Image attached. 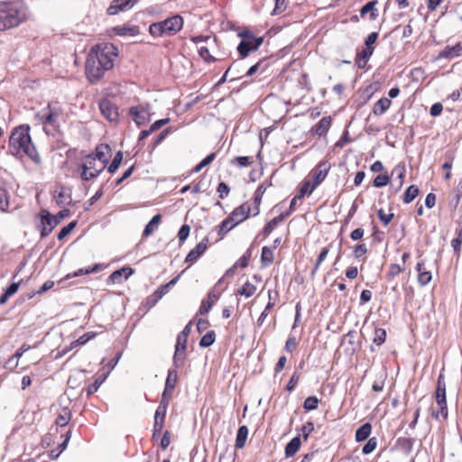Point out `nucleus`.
<instances>
[{
    "label": "nucleus",
    "instance_id": "8fccbe9b",
    "mask_svg": "<svg viewBox=\"0 0 462 462\" xmlns=\"http://www.w3.org/2000/svg\"><path fill=\"white\" fill-rule=\"evenodd\" d=\"M390 181V177L388 174H380V175H377L374 180H373V185L375 187V188H383L384 186H386Z\"/></svg>",
    "mask_w": 462,
    "mask_h": 462
},
{
    "label": "nucleus",
    "instance_id": "c85d7f7f",
    "mask_svg": "<svg viewBox=\"0 0 462 462\" xmlns=\"http://www.w3.org/2000/svg\"><path fill=\"white\" fill-rule=\"evenodd\" d=\"M391 104L392 101L390 98L382 97L374 105L373 113L375 116H382L387 111Z\"/></svg>",
    "mask_w": 462,
    "mask_h": 462
},
{
    "label": "nucleus",
    "instance_id": "2eb2a0df",
    "mask_svg": "<svg viewBox=\"0 0 462 462\" xmlns=\"http://www.w3.org/2000/svg\"><path fill=\"white\" fill-rule=\"evenodd\" d=\"M84 164L89 170V177L97 178L99 174L106 168V164H102L99 162L97 164V161L95 160L92 155H87L84 159Z\"/></svg>",
    "mask_w": 462,
    "mask_h": 462
},
{
    "label": "nucleus",
    "instance_id": "4d7b16f0",
    "mask_svg": "<svg viewBox=\"0 0 462 462\" xmlns=\"http://www.w3.org/2000/svg\"><path fill=\"white\" fill-rule=\"evenodd\" d=\"M69 420H70L69 411L64 410L63 413H60L58 415L55 422L58 426L64 427L69 423Z\"/></svg>",
    "mask_w": 462,
    "mask_h": 462
},
{
    "label": "nucleus",
    "instance_id": "473e14b6",
    "mask_svg": "<svg viewBox=\"0 0 462 462\" xmlns=\"http://www.w3.org/2000/svg\"><path fill=\"white\" fill-rule=\"evenodd\" d=\"M162 216L160 214L154 215L152 219L149 221V223L145 226L143 231V236L147 237L151 236L155 228L158 226V225L161 223Z\"/></svg>",
    "mask_w": 462,
    "mask_h": 462
},
{
    "label": "nucleus",
    "instance_id": "c756f323",
    "mask_svg": "<svg viewBox=\"0 0 462 462\" xmlns=\"http://www.w3.org/2000/svg\"><path fill=\"white\" fill-rule=\"evenodd\" d=\"M266 189H267V187H266L265 183H262L261 185L258 186L257 189L254 192V203L255 207H254V211L253 213L254 217L257 216L260 213L259 207L261 204L263 195L266 191Z\"/></svg>",
    "mask_w": 462,
    "mask_h": 462
},
{
    "label": "nucleus",
    "instance_id": "6ab92c4d",
    "mask_svg": "<svg viewBox=\"0 0 462 462\" xmlns=\"http://www.w3.org/2000/svg\"><path fill=\"white\" fill-rule=\"evenodd\" d=\"M113 31L118 36H136L140 33L139 26L129 24L116 26Z\"/></svg>",
    "mask_w": 462,
    "mask_h": 462
},
{
    "label": "nucleus",
    "instance_id": "dca6fc26",
    "mask_svg": "<svg viewBox=\"0 0 462 462\" xmlns=\"http://www.w3.org/2000/svg\"><path fill=\"white\" fill-rule=\"evenodd\" d=\"M134 270L129 266H124L120 269L114 271L108 277V282L112 283H120L122 282V277L124 276L125 280H127L133 273Z\"/></svg>",
    "mask_w": 462,
    "mask_h": 462
},
{
    "label": "nucleus",
    "instance_id": "09e8293b",
    "mask_svg": "<svg viewBox=\"0 0 462 462\" xmlns=\"http://www.w3.org/2000/svg\"><path fill=\"white\" fill-rule=\"evenodd\" d=\"M377 447V440L376 438H370L368 439L367 442L364 445L362 448V453L364 455H369L371 454Z\"/></svg>",
    "mask_w": 462,
    "mask_h": 462
},
{
    "label": "nucleus",
    "instance_id": "f03ea898",
    "mask_svg": "<svg viewBox=\"0 0 462 462\" xmlns=\"http://www.w3.org/2000/svg\"><path fill=\"white\" fill-rule=\"evenodd\" d=\"M8 148L13 155L19 156L23 153L37 165L42 163L41 156L32 142L30 126L28 125H20L12 131Z\"/></svg>",
    "mask_w": 462,
    "mask_h": 462
},
{
    "label": "nucleus",
    "instance_id": "a211bd4d",
    "mask_svg": "<svg viewBox=\"0 0 462 462\" xmlns=\"http://www.w3.org/2000/svg\"><path fill=\"white\" fill-rule=\"evenodd\" d=\"M332 123L331 116H324L312 128V132L319 137L325 136Z\"/></svg>",
    "mask_w": 462,
    "mask_h": 462
},
{
    "label": "nucleus",
    "instance_id": "c9c22d12",
    "mask_svg": "<svg viewBox=\"0 0 462 462\" xmlns=\"http://www.w3.org/2000/svg\"><path fill=\"white\" fill-rule=\"evenodd\" d=\"M9 208V196L4 183L0 180V211H7Z\"/></svg>",
    "mask_w": 462,
    "mask_h": 462
},
{
    "label": "nucleus",
    "instance_id": "f8f14e48",
    "mask_svg": "<svg viewBox=\"0 0 462 462\" xmlns=\"http://www.w3.org/2000/svg\"><path fill=\"white\" fill-rule=\"evenodd\" d=\"M462 55V40L453 46L447 45L439 53L437 59L452 60Z\"/></svg>",
    "mask_w": 462,
    "mask_h": 462
},
{
    "label": "nucleus",
    "instance_id": "a19ab883",
    "mask_svg": "<svg viewBox=\"0 0 462 462\" xmlns=\"http://www.w3.org/2000/svg\"><path fill=\"white\" fill-rule=\"evenodd\" d=\"M404 271L403 267H401L397 263H392L389 267V271L386 274V280L388 282H393L394 278Z\"/></svg>",
    "mask_w": 462,
    "mask_h": 462
},
{
    "label": "nucleus",
    "instance_id": "6e6d98bb",
    "mask_svg": "<svg viewBox=\"0 0 462 462\" xmlns=\"http://www.w3.org/2000/svg\"><path fill=\"white\" fill-rule=\"evenodd\" d=\"M377 215H378V217L380 219V221L383 224V226H388L389 223L393 220V218L394 217V214L393 213H389V214H386L384 212V210L383 208H380L378 211H377Z\"/></svg>",
    "mask_w": 462,
    "mask_h": 462
},
{
    "label": "nucleus",
    "instance_id": "864d4df0",
    "mask_svg": "<svg viewBox=\"0 0 462 462\" xmlns=\"http://www.w3.org/2000/svg\"><path fill=\"white\" fill-rule=\"evenodd\" d=\"M462 245V228L457 231V236L451 241V246L457 255L461 251Z\"/></svg>",
    "mask_w": 462,
    "mask_h": 462
},
{
    "label": "nucleus",
    "instance_id": "0eeeda50",
    "mask_svg": "<svg viewBox=\"0 0 462 462\" xmlns=\"http://www.w3.org/2000/svg\"><path fill=\"white\" fill-rule=\"evenodd\" d=\"M150 108L151 106L148 103L141 104L138 106H131L129 108L128 114L132 117L134 122L138 126H141L151 120Z\"/></svg>",
    "mask_w": 462,
    "mask_h": 462
},
{
    "label": "nucleus",
    "instance_id": "f704fd0d",
    "mask_svg": "<svg viewBox=\"0 0 462 462\" xmlns=\"http://www.w3.org/2000/svg\"><path fill=\"white\" fill-rule=\"evenodd\" d=\"M165 417H166V413H163V416H162V415H158L157 411H155L152 438H155L156 436H158L162 433L163 425H164Z\"/></svg>",
    "mask_w": 462,
    "mask_h": 462
},
{
    "label": "nucleus",
    "instance_id": "79ce46f5",
    "mask_svg": "<svg viewBox=\"0 0 462 462\" xmlns=\"http://www.w3.org/2000/svg\"><path fill=\"white\" fill-rule=\"evenodd\" d=\"M252 246L249 247L245 253L239 258V260L235 263L234 268L240 266L242 268H245L248 266L249 261L252 257Z\"/></svg>",
    "mask_w": 462,
    "mask_h": 462
},
{
    "label": "nucleus",
    "instance_id": "aec40b11",
    "mask_svg": "<svg viewBox=\"0 0 462 462\" xmlns=\"http://www.w3.org/2000/svg\"><path fill=\"white\" fill-rule=\"evenodd\" d=\"M416 271L418 273V282L421 286H426L429 284L432 279L431 273L429 271H426L424 268V262H418L416 264Z\"/></svg>",
    "mask_w": 462,
    "mask_h": 462
},
{
    "label": "nucleus",
    "instance_id": "603ef678",
    "mask_svg": "<svg viewBox=\"0 0 462 462\" xmlns=\"http://www.w3.org/2000/svg\"><path fill=\"white\" fill-rule=\"evenodd\" d=\"M395 173L397 174V179L399 180V187H396V191H399L402 189V184H403V179L405 176V168L404 167L401 168L400 165H398L392 171V175H393Z\"/></svg>",
    "mask_w": 462,
    "mask_h": 462
},
{
    "label": "nucleus",
    "instance_id": "37998d69",
    "mask_svg": "<svg viewBox=\"0 0 462 462\" xmlns=\"http://www.w3.org/2000/svg\"><path fill=\"white\" fill-rule=\"evenodd\" d=\"M186 352L175 351L173 356V369L180 368L184 365L186 360Z\"/></svg>",
    "mask_w": 462,
    "mask_h": 462
},
{
    "label": "nucleus",
    "instance_id": "a878e982",
    "mask_svg": "<svg viewBox=\"0 0 462 462\" xmlns=\"http://www.w3.org/2000/svg\"><path fill=\"white\" fill-rule=\"evenodd\" d=\"M374 48H365L361 52L357 53L356 64L359 69H364L374 52Z\"/></svg>",
    "mask_w": 462,
    "mask_h": 462
},
{
    "label": "nucleus",
    "instance_id": "4c0bfd02",
    "mask_svg": "<svg viewBox=\"0 0 462 462\" xmlns=\"http://www.w3.org/2000/svg\"><path fill=\"white\" fill-rule=\"evenodd\" d=\"M216 341V333L214 330L207 332L199 340V346L202 348L209 347Z\"/></svg>",
    "mask_w": 462,
    "mask_h": 462
},
{
    "label": "nucleus",
    "instance_id": "5fc2aeb1",
    "mask_svg": "<svg viewBox=\"0 0 462 462\" xmlns=\"http://www.w3.org/2000/svg\"><path fill=\"white\" fill-rule=\"evenodd\" d=\"M170 133H171V127H168L164 130H162L158 135L157 137L153 140L152 143V149H154L155 147H157L159 144H161L163 140L170 134Z\"/></svg>",
    "mask_w": 462,
    "mask_h": 462
},
{
    "label": "nucleus",
    "instance_id": "4be33fe9",
    "mask_svg": "<svg viewBox=\"0 0 462 462\" xmlns=\"http://www.w3.org/2000/svg\"><path fill=\"white\" fill-rule=\"evenodd\" d=\"M178 373L176 369H170L165 381L164 394H171L176 387Z\"/></svg>",
    "mask_w": 462,
    "mask_h": 462
},
{
    "label": "nucleus",
    "instance_id": "ea45409f",
    "mask_svg": "<svg viewBox=\"0 0 462 462\" xmlns=\"http://www.w3.org/2000/svg\"><path fill=\"white\" fill-rule=\"evenodd\" d=\"M123 158H124L123 152L118 151L116 153V155H115L114 159L112 160L111 163L107 167V171H108L109 173L113 174V173H115L118 170V168L120 167V165L122 163Z\"/></svg>",
    "mask_w": 462,
    "mask_h": 462
},
{
    "label": "nucleus",
    "instance_id": "ddd939ff",
    "mask_svg": "<svg viewBox=\"0 0 462 462\" xmlns=\"http://www.w3.org/2000/svg\"><path fill=\"white\" fill-rule=\"evenodd\" d=\"M139 0H113L107 8L109 15H115L119 11H126L131 9Z\"/></svg>",
    "mask_w": 462,
    "mask_h": 462
},
{
    "label": "nucleus",
    "instance_id": "9d476101",
    "mask_svg": "<svg viewBox=\"0 0 462 462\" xmlns=\"http://www.w3.org/2000/svg\"><path fill=\"white\" fill-rule=\"evenodd\" d=\"M263 42V37H258L256 40H242L237 46V51L241 59L247 57L251 51H257Z\"/></svg>",
    "mask_w": 462,
    "mask_h": 462
},
{
    "label": "nucleus",
    "instance_id": "3c124183",
    "mask_svg": "<svg viewBox=\"0 0 462 462\" xmlns=\"http://www.w3.org/2000/svg\"><path fill=\"white\" fill-rule=\"evenodd\" d=\"M386 338V331L383 328H375L374 329V337L373 342L377 346H381L384 343Z\"/></svg>",
    "mask_w": 462,
    "mask_h": 462
},
{
    "label": "nucleus",
    "instance_id": "e433bc0d",
    "mask_svg": "<svg viewBox=\"0 0 462 462\" xmlns=\"http://www.w3.org/2000/svg\"><path fill=\"white\" fill-rule=\"evenodd\" d=\"M273 250L268 246H263L262 248L261 254V263L263 266L266 267L273 263Z\"/></svg>",
    "mask_w": 462,
    "mask_h": 462
},
{
    "label": "nucleus",
    "instance_id": "39448f33",
    "mask_svg": "<svg viewBox=\"0 0 462 462\" xmlns=\"http://www.w3.org/2000/svg\"><path fill=\"white\" fill-rule=\"evenodd\" d=\"M250 212L251 207L247 203H244L236 208L230 215L217 226L220 239L238 224L247 219L250 217Z\"/></svg>",
    "mask_w": 462,
    "mask_h": 462
},
{
    "label": "nucleus",
    "instance_id": "c03bdc74",
    "mask_svg": "<svg viewBox=\"0 0 462 462\" xmlns=\"http://www.w3.org/2000/svg\"><path fill=\"white\" fill-rule=\"evenodd\" d=\"M256 287L249 282H246L238 291V294L249 298L254 294Z\"/></svg>",
    "mask_w": 462,
    "mask_h": 462
},
{
    "label": "nucleus",
    "instance_id": "680f3d73",
    "mask_svg": "<svg viewBox=\"0 0 462 462\" xmlns=\"http://www.w3.org/2000/svg\"><path fill=\"white\" fill-rule=\"evenodd\" d=\"M187 340V337H183L181 335L178 334L175 345V351L186 352Z\"/></svg>",
    "mask_w": 462,
    "mask_h": 462
},
{
    "label": "nucleus",
    "instance_id": "774afa93",
    "mask_svg": "<svg viewBox=\"0 0 462 462\" xmlns=\"http://www.w3.org/2000/svg\"><path fill=\"white\" fill-rule=\"evenodd\" d=\"M190 231V227L189 225L184 224L179 230L178 238L180 243H183L189 236Z\"/></svg>",
    "mask_w": 462,
    "mask_h": 462
},
{
    "label": "nucleus",
    "instance_id": "9b49d317",
    "mask_svg": "<svg viewBox=\"0 0 462 462\" xmlns=\"http://www.w3.org/2000/svg\"><path fill=\"white\" fill-rule=\"evenodd\" d=\"M99 109L101 114L110 122L116 121L118 118V108L116 104L107 98H104L99 102Z\"/></svg>",
    "mask_w": 462,
    "mask_h": 462
},
{
    "label": "nucleus",
    "instance_id": "b1692460",
    "mask_svg": "<svg viewBox=\"0 0 462 462\" xmlns=\"http://www.w3.org/2000/svg\"><path fill=\"white\" fill-rule=\"evenodd\" d=\"M110 151V146L108 144H100L96 147L95 152L89 153L88 155H92L96 161H98L102 164L108 163V160L106 155V152Z\"/></svg>",
    "mask_w": 462,
    "mask_h": 462
},
{
    "label": "nucleus",
    "instance_id": "4468645a",
    "mask_svg": "<svg viewBox=\"0 0 462 462\" xmlns=\"http://www.w3.org/2000/svg\"><path fill=\"white\" fill-rule=\"evenodd\" d=\"M208 244V237L205 236L192 250L189 252L186 256V263L196 262L207 250Z\"/></svg>",
    "mask_w": 462,
    "mask_h": 462
},
{
    "label": "nucleus",
    "instance_id": "7c9ffc66",
    "mask_svg": "<svg viewBox=\"0 0 462 462\" xmlns=\"http://www.w3.org/2000/svg\"><path fill=\"white\" fill-rule=\"evenodd\" d=\"M414 439L399 438L396 440V446L405 454L409 455L413 448Z\"/></svg>",
    "mask_w": 462,
    "mask_h": 462
},
{
    "label": "nucleus",
    "instance_id": "13d9d810",
    "mask_svg": "<svg viewBox=\"0 0 462 462\" xmlns=\"http://www.w3.org/2000/svg\"><path fill=\"white\" fill-rule=\"evenodd\" d=\"M367 247L365 244H357L353 248V255L356 259H359L367 253Z\"/></svg>",
    "mask_w": 462,
    "mask_h": 462
},
{
    "label": "nucleus",
    "instance_id": "bb28decb",
    "mask_svg": "<svg viewBox=\"0 0 462 462\" xmlns=\"http://www.w3.org/2000/svg\"><path fill=\"white\" fill-rule=\"evenodd\" d=\"M436 402L441 403L446 402V384L444 382V376L442 374L439 375L438 385L436 389Z\"/></svg>",
    "mask_w": 462,
    "mask_h": 462
},
{
    "label": "nucleus",
    "instance_id": "72a5a7b5",
    "mask_svg": "<svg viewBox=\"0 0 462 462\" xmlns=\"http://www.w3.org/2000/svg\"><path fill=\"white\" fill-rule=\"evenodd\" d=\"M171 287H170L169 283L161 285L152 295L148 298V300L152 301V304H155L159 300H161L165 294H167Z\"/></svg>",
    "mask_w": 462,
    "mask_h": 462
},
{
    "label": "nucleus",
    "instance_id": "412c9836",
    "mask_svg": "<svg viewBox=\"0 0 462 462\" xmlns=\"http://www.w3.org/2000/svg\"><path fill=\"white\" fill-rule=\"evenodd\" d=\"M287 217L288 213H281L279 216L270 220L262 230V235L264 237L269 236L270 234L276 228V226L280 223H282Z\"/></svg>",
    "mask_w": 462,
    "mask_h": 462
},
{
    "label": "nucleus",
    "instance_id": "052dcab7",
    "mask_svg": "<svg viewBox=\"0 0 462 462\" xmlns=\"http://www.w3.org/2000/svg\"><path fill=\"white\" fill-rule=\"evenodd\" d=\"M199 55L208 63L216 61V58L209 53V50L207 47H200L199 49Z\"/></svg>",
    "mask_w": 462,
    "mask_h": 462
},
{
    "label": "nucleus",
    "instance_id": "de8ad7c7",
    "mask_svg": "<svg viewBox=\"0 0 462 462\" xmlns=\"http://www.w3.org/2000/svg\"><path fill=\"white\" fill-rule=\"evenodd\" d=\"M319 399L316 396H309L303 402V408L306 411H313L318 408Z\"/></svg>",
    "mask_w": 462,
    "mask_h": 462
},
{
    "label": "nucleus",
    "instance_id": "0e129e2a",
    "mask_svg": "<svg viewBox=\"0 0 462 462\" xmlns=\"http://www.w3.org/2000/svg\"><path fill=\"white\" fill-rule=\"evenodd\" d=\"M314 430V423L308 421L300 428V431L304 440H307L310 434Z\"/></svg>",
    "mask_w": 462,
    "mask_h": 462
},
{
    "label": "nucleus",
    "instance_id": "cd10ccee",
    "mask_svg": "<svg viewBox=\"0 0 462 462\" xmlns=\"http://www.w3.org/2000/svg\"><path fill=\"white\" fill-rule=\"evenodd\" d=\"M372 431V425L369 422H365L363 425H361L356 430V440L357 442L365 441L368 439Z\"/></svg>",
    "mask_w": 462,
    "mask_h": 462
},
{
    "label": "nucleus",
    "instance_id": "423d86ee",
    "mask_svg": "<svg viewBox=\"0 0 462 462\" xmlns=\"http://www.w3.org/2000/svg\"><path fill=\"white\" fill-rule=\"evenodd\" d=\"M43 114H37L36 116L44 125H51L53 128L59 127V118L63 113V109L59 102H50L42 110Z\"/></svg>",
    "mask_w": 462,
    "mask_h": 462
},
{
    "label": "nucleus",
    "instance_id": "2f4dec72",
    "mask_svg": "<svg viewBox=\"0 0 462 462\" xmlns=\"http://www.w3.org/2000/svg\"><path fill=\"white\" fill-rule=\"evenodd\" d=\"M248 437V428L245 425L240 426L237 430L236 438V448H243Z\"/></svg>",
    "mask_w": 462,
    "mask_h": 462
},
{
    "label": "nucleus",
    "instance_id": "a18cd8bd",
    "mask_svg": "<svg viewBox=\"0 0 462 462\" xmlns=\"http://www.w3.org/2000/svg\"><path fill=\"white\" fill-rule=\"evenodd\" d=\"M171 395V394H164V392L162 393L161 402L155 411H157L158 415L163 416V413H166L169 405V397Z\"/></svg>",
    "mask_w": 462,
    "mask_h": 462
},
{
    "label": "nucleus",
    "instance_id": "6e6552de",
    "mask_svg": "<svg viewBox=\"0 0 462 462\" xmlns=\"http://www.w3.org/2000/svg\"><path fill=\"white\" fill-rule=\"evenodd\" d=\"M41 218V225L39 226L41 237L48 236L52 230L59 225V220L55 219L47 209H42L38 214Z\"/></svg>",
    "mask_w": 462,
    "mask_h": 462
},
{
    "label": "nucleus",
    "instance_id": "5701e85b",
    "mask_svg": "<svg viewBox=\"0 0 462 462\" xmlns=\"http://www.w3.org/2000/svg\"><path fill=\"white\" fill-rule=\"evenodd\" d=\"M301 440L300 436H296L292 438L285 446L284 455L285 457H293L300 448Z\"/></svg>",
    "mask_w": 462,
    "mask_h": 462
},
{
    "label": "nucleus",
    "instance_id": "f3484780",
    "mask_svg": "<svg viewBox=\"0 0 462 462\" xmlns=\"http://www.w3.org/2000/svg\"><path fill=\"white\" fill-rule=\"evenodd\" d=\"M56 203L59 206L69 205L71 203V189L60 186L59 189L55 190Z\"/></svg>",
    "mask_w": 462,
    "mask_h": 462
},
{
    "label": "nucleus",
    "instance_id": "7ed1b4c3",
    "mask_svg": "<svg viewBox=\"0 0 462 462\" xmlns=\"http://www.w3.org/2000/svg\"><path fill=\"white\" fill-rule=\"evenodd\" d=\"M28 8L22 0L0 2V31L18 27L27 20Z\"/></svg>",
    "mask_w": 462,
    "mask_h": 462
},
{
    "label": "nucleus",
    "instance_id": "393cba45",
    "mask_svg": "<svg viewBox=\"0 0 462 462\" xmlns=\"http://www.w3.org/2000/svg\"><path fill=\"white\" fill-rule=\"evenodd\" d=\"M376 4V0L367 2L361 7L360 15L364 17L365 14H369V19L374 21L378 16L377 10L374 8Z\"/></svg>",
    "mask_w": 462,
    "mask_h": 462
},
{
    "label": "nucleus",
    "instance_id": "e2e57ef3",
    "mask_svg": "<svg viewBox=\"0 0 462 462\" xmlns=\"http://www.w3.org/2000/svg\"><path fill=\"white\" fill-rule=\"evenodd\" d=\"M314 189H311V184L309 180L305 181L303 185L300 187L299 194L296 197V199H302L306 194L310 195L313 192Z\"/></svg>",
    "mask_w": 462,
    "mask_h": 462
},
{
    "label": "nucleus",
    "instance_id": "f257e3e1",
    "mask_svg": "<svg viewBox=\"0 0 462 462\" xmlns=\"http://www.w3.org/2000/svg\"><path fill=\"white\" fill-rule=\"evenodd\" d=\"M118 56V49L110 42L98 43L93 46L88 55L85 72L92 83L97 82L106 71L114 67L115 59Z\"/></svg>",
    "mask_w": 462,
    "mask_h": 462
},
{
    "label": "nucleus",
    "instance_id": "69168bd1",
    "mask_svg": "<svg viewBox=\"0 0 462 462\" xmlns=\"http://www.w3.org/2000/svg\"><path fill=\"white\" fill-rule=\"evenodd\" d=\"M234 162H236L239 167H248L254 162V160L250 156H237Z\"/></svg>",
    "mask_w": 462,
    "mask_h": 462
},
{
    "label": "nucleus",
    "instance_id": "bf43d9fd",
    "mask_svg": "<svg viewBox=\"0 0 462 462\" xmlns=\"http://www.w3.org/2000/svg\"><path fill=\"white\" fill-rule=\"evenodd\" d=\"M439 409L438 411H432V416L438 419L439 416H442L444 419L448 417V406L447 401L445 402L438 403Z\"/></svg>",
    "mask_w": 462,
    "mask_h": 462
},
{
    "label": "nucleus",
    "instance_id": "58836bf2",
    "mask_svg": "<svg viewBox=\"0 0 462 462\" xmlns=\"http://www.w3.org/2000/svg\"><path fill=\"white\" fill-rule=\"evenodd\" d=\"M419 195V188L416 185L409 186L403 195V202L409 204Z\"/></svg>",
    "mask_w": 462,
    "mask_h": 462
},
{
    "label": "nucleus",
    "instance_id": "49530a36",
    "mask_svg": "<svg viewBox=\"0 0 462 462\" xmlns=\"http://www.w3.org/2000/svg\"><path fill=\"white\" fill-rule=\"evenodd\" d=\"M76 226H77V221L74 220V221L69 222L67 226H63L60 230V232L57 236L58 239L59 240L64 239L76 227Z\"/></svg>",
    "mask_w": 462,
    "mask_h": 462
},
{
    "label": "nucleus",
    "instance_id": "1a4fd4ad",
    "mask_svg": "<svg viewBox=\"0 0 462 462\" xmlns=\"http://www.w3.org/2000/svg\"><path fill=\"white\" fill-rule=\"evenodd\" d=\"M330 163L328 161H321L319 164L312 170V178L313 181L311 184V189H315L327 177L329 170Z\"/></svg>",
    "mask_w": 462,
    "mask_h": 462
},
{
    "label": "nucleus",
    "instance_id": "20e7f679",
    "mask_svg": "<svg viewBox=\"0 0 462 462\" xmlns=\"http://www.w3.org/2000/svg\"><path fill=\"white\" fill-rule=\"evenodd\" d=\"M183 24L182 16L175 14L163 21L151 23L149 32L153 37L174 36L183 28Z\"/></svg>",
    "mask_w": 462,
    "mask_h": 462
},
{
    "label": "nucleus",
    "instance_id": "338daca9",
    "mask_svg": "<svg viewBox=\"0 0 462 462\" xmlns=\"http://www.w3.org/2000/svg\"><path fill=\"white\" fill-rule=\"evenodd\" d=\"M217 191L218 192V197L224 199L228 196L230 189L226 182L221 181L217 186Z\"/></svg>",
    "mask_w": 462,
    "mask_h": 462
}]
</instances>
